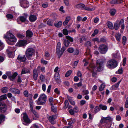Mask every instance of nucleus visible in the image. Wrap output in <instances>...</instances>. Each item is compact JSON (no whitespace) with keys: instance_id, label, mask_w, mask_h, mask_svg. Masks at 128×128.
Returning <instances> with one entry per match:
<instances>
[{"instance_id":"nucleus-1","label":"nucleus","mask_w":128,"mask_h":128,"mask_svg":"<svg viewBox=\"0 0 128 128\" xmlns=\"http://www.w3.org/2000/svg\"><path fill=\"white\" fill-rule=\"evenodd\" d=\"M4 38L6 39L8 43L10 45H14L17 40L14 36L9 31L6 33V35H4Z\"/></svg>"},{"instance_id":"nucleus-2","label":"nucleus","mask_w":128,"mask_h":128,"mask_svg":"<svg viewBox=\"0 0 128 128\" xmlns=\"http://www.w3.org/2000/svg\"><path fill=\"white\" fill-rule=\"evenodd\" d=\"M47 96L44 94H40L38 100L36 101V103L39 105H44L46 101Z\"/></svg>"},{"instance_id":"nucleus-3","label":"nucleus","mask_w":128,"mask_h":128,"mask_svg":"<svg viewBox=\"0 0 128 128\" xmlns=\"http://www.w3.org/2000/svg\"><path fill=\"white\" fill-rule=\"evenodd\" d=\"M75 8L80 9L82 10H86L88 11H93L95 10V8H90L85 6L83 4H80L76 5L74 6Z\"/></svg>"},{"instance_id":"nucleus-4","label":"nucleus","mask_w":128,"mask_h":128,"mask_svg":"<svg viewBox=\"0 0 128 128\" xmlns=\"http://www.w3.org/2000/svg\"><path fill=\"white\" fill-rule=\"evenodd\" d=\"M106 66L108 68L112 69L115 68L117 66V63L116 60H111L107 62Z\"/></svg>"},{"instance_id":"nucleus-5","label":"nucleus","mask_w":128,"mask_h":128,"mask_svg":"<svg viewBox=\"0 0 128 128\" xmlns=\"http://www.w3.org/2000/svg\"><path fill=\"white\" fill-rule=\"evenodd\" d=\"M108 49V46L104 44H102L100 45L98 50L102 54H105Z\"/></svg>"},{"instance_id":"nucleus-6","label":"nucleus","mask_w":128,"mask_h":128,"mask_svg":"<svg viewBox=\"0 0 128 128\" xmlns=\"http://www.w3.org/2000/svg\"><path fill=\"white\" fill-rule=\"evenodd\" d=\"M22 117L23 118L24 121L23 124L24 125L28 126L29 124L31 122V121L29 118L27 114L25 113H24L22 115Z\"/></svg>"},{"instance_id":"nucleus-7","label":"nucleus","mask_w":128,"mask_h":128,"mask_svg":"<svg viewBox=\"0 0 128 128\" xmlns=\"http://www.w3.org/2000/svg\"><path fill=\"white\" fill-rule=\"evenodd\" d=\"M34 52V50L32 48H29L27 50L26 52V54L28 59H30V57L32 56Z\"/></svg>"},{"instance_id":"nucleus-8","label":"nucleus","mask_w":128,"mask_h":128,"mask_svg":"<svg viewBox=\"0 0 128 128\" xmlns=\"http://www.w3.org/2000/svg\"><path fill=\"white\" fill-rule=\"evenodd\" d=\"M100 60H99L97 61L96 64V67L97 68V70L98 71H102L103 69V64L102 62H100Z\"/></svg>"},{"instance_id":"nucleus-9","label":"nucleus","mask_w":128,"mask_h":128,"mask_svg":"<svg viewBox=\"0 0 128 128\" xmlns=\"http://www.w3.org/2000/svg\"><path fill=\"white\" fill-rule=\"evenodd\" d=\"M7 52L8 56L9 58H12L13 57L12 53L15 51L14 48L13 47H10L7 49Z\"/></svg>"},{"instance_id":"nucleus-10","label":"nucleus","mask_w":128,"mask_h":128,"mask_svg":"<svg viewBox=\"0 0 128 128\" xmlns=\"http://www.w3.org/2000/svg\"><path fill=\"white\" fill-rule=\"evenodd\" d=\"M20 3L21 6L24 8H26L29 6L28 2L26 0H20Z\"/></svg>"},{"instance_id":"nucleus-11","label":"nucleus","mask_w":128,"mask_h":128,"mask_svg":"<svg viewBox=\"0 0 128 128\" xmlns=\"http://www.w3.org/2000/svg\"><path fill=\"white\" fill-rule=\"evenodd\" d=\"M49 121L52 124H55L56 123L54 120L57 117L55 115H52L50 116H47Z\"/></svg>"},{"instance_id":"nucleus-12","label":"nucleus","mask_w":128,"mask_h":128,"mask_svg":"<svg viewBox=\"0 0 128 128\" xmlns=\"http://www.w3.org/2000/svg\"><path fill=\"white\" fill-rule=\"evenodd\" d=\"M90 70L92 72V76H94L96 74V68L94 66V65L93 64L90 65Z\"/></svg>"},{"instance_id":"nucleus-13","label":"nucleus","mask_w":128,"mask_h":128,"mask_svg":"<svg viewBox=\"0 0 128 128\" xmlns=\"http://www.w3.org/2000/svg\"><path fill=\"white\" fill-rule=\"evenodd\" d=\"M9 90L10 92L15 94H19L20 93L19 90L15 88H10Z\"/></svg>"},{"instance_id":"nucleus-14","label":"nucleus","mask_w":128,"mask_h":128,"mask_svg":"<svg viewBox=\"0 0 128 128\" xmlns=\"http://www.w3.org/2000/svg\"><path fill=\"white\" fill-rule=\"evenodd\" d=\"M78 111V110L77 106H75L73 109H71L69 111L70 114L72 115L74 114L75 113H77Z\"/></svg>"},{"instance_id":"nucleus-15","label":"nucleus","mask_w":128,"mask_h":128,"mask_svg":"<svg viewBox=\"0 0 128 128\" xmlns=\"http://www.w3.org/2000/svg\"><path fill=\"white\" fill-rule=\"evenodd\" d=\"M18 74L16 72H14L13 74L11 75L10 74V72L9 73V74L8 75L9 78L10 80H13L17 76Z\"/></svg>"},{"instance_id":"nucleus-16","label":"nucleus","mask_w":128,"mask_h":128,"mask_svg":"<svg viewBox=\"0 0 128 128\" xmlns=\"http://www.w3.org/2000/svg\"><path fill=\"white\" fill-rule=\"evenodd\" d=\"M122 0H112L109 2L112 5L118 4L121 2Z\"/></svg>"},{"instance_id":"nucleus-17","label":"nucleus","mask_w":128,"mask_h":128,"mask_svg":"<svg viewBox=\"0 0 128 128\" xmlns=\"http://www.w3.org/2000/svg\"><path fill=\"white\" fill-rule=\"evenodd\" d=\"M33 78L35 80H36L38 79V76L37 70L36 69H34L33 72Z\"/></svg>"},{"instance_id":"nucleus-18","label":"nucleus","mask_w":128,"mask_h":128,"mask_svg":"<svg viewBox=\"0 0 128 128\" xmlns=\"http://www.w3.org/2000/svg\"><path fill=\"white\" fill-rule=\"evenodd\" d=\"M26 42V40H20L17 43V46L18 47L23 46L25 45Z\"/></svg>"},{"instance_id":"nucleus-19","label":"nucleus","mask_w":128,"mask_h":128,"mask_svg":"<svg viewBox=\"0 0 128 128\" xmlns=\"http://www.w3.org/2000/svg\"><path fill=\"white\" fill-rule=\"evenodd\" d=\"M18 60L22 62H24L26 60V58L25 55H19L18 57Z\"/></svg>"},{"instance_id":"nucleus-20","label":"nucleus","mask_w":128,"mask_h":128,"mask_svg":"<svg viewBox=\"0 0 128 128\" xmlns=\"http://www.w3.org/2000/svg\"><path fill=\"white\" fill-rule=\"evenodd\" d=\"M6 105L4 104H0V110L2 112H5L6 110Z\"/></svg>"},{"instance_id":"nucleus-21","label":"nucleus","mask_w":128,"mask_h":128,"mask_svg":"<svg viewBox=\"0 0 128 128\" xmlns=\"http://www.w3.org/2000/svg\"><path fill=\"white\" fill-rule=\"evenodd\" d=\"M26 37L27 38H30L33 35L32 32L30 30H28L26 32Z\"/></svg>"},{"instance_id":"nucleus-22","label":"nucleus","mask_w":128,"mask_h":128,"mask_svg":"<svg viewBox=\"0 0 128 128\" xmlns=\"http://www.w3.org/2000/svg\"><path fill=\"white\" fill-rule=\"evenodd\" d=\"M119 21L117 20L114 24V27L116 30H117L119 28L120 25L119 24Z\"/></svg>"},{"instance_id":"nucleus-23","label":"nucleus","mask_w":128,"mask_h":128,"mask_svg":"<svg viewBox=\"0 0 128 128\" xmlns=\"http://www.w3.org/2000/svg\"><path fill=\"white\" fill-rule=\"evenodd\" d=\"M31 22H34L37 19L35 15H32L30 16L29 18Z\"/></svg>"},{"instance_id":"nucleus-24","label":"nucleus","mask_w":128,"mask_h":128,"mask_svg":"<svg viewBox=\"0 0 128 128\" xmlns=\"http://www.w3.org/2000/svg\"><path fill=\"white\" fill-rule=\"evenodd\" d=\"M70 19V16H68L66 17L65 21L63 22V24L64 26L66 25Z\"/></svg>"},{"instance_id":"nucleus-25","label":"nucleus","mask_w":128,"mask_h":128,"mask_svg":"<svg viewBox=\"0 0 128 128\" xmlns=\"http://www.w3.org/2000/svg\"><path fill=\"white\" fill-rule=\"evenodd\" d=\"M106 24L108 28L110 29H113L114 27L112 23L108 21L107 22Z\"/></svg>"},{"instance_id":"nucleus-26","label":"nucleus","mask_w":128,"mask_h":128,"mask_svg":"<svg viewBox=\"0 0 128 128\" xmlns=\"http://www.w3.org/2000/svg\"><path fill=\"white\" fill-rule=\"evenodd\" d=\"M29 72L30 71L28 69L26 68H24L22 70L21 74H22L27 73H29Z\"/></svg>"},{"instance_id":"nucleus-27","label":"nucleus","mask_w":128,"mask_h":128,"mask_svg":"<svg viewBox=\"0 0 128 128\" xmlns=\"http://www.w3.org/2000/svg\"><path fill=\"white\" fill-rule=\"evenodd\" d=\"M116 40L119 42L120 41L121 38V34L119 33H117L116 34Z\"/></svg>"},{"instance_id":"nucleus-28","label":"nucleus","mask_w":128,"mask_h":128,"mask_svg":"<svg viewBox=\"0 0 128 128\" xmlns=\"http://www.w3.org/2000/svg\"><path fill=\"white\" fill-rule=\"evenodd\" d=\"M27 15V14H25V16H22L20 17V20L22 22L25 21L26 19Z\"/></svg>"},{"instance_id":"nucleus-29","label":"nucleus","mask_w":128,"mask_h":128,"mask_svg":"<svg viewBox=\"0 0 128 128\" xmlns=\"http://www.w3.org/2000/svg\"><path fill=\"white\" fill-rule=\"evenodd\" d=\"M8 88L7 87H4L1 89V91L3 93H5L8 91Z\"/></svg>"},{"instance_id":"nucleus-30","label":"nucleus","mask_w":128,"mask_h":128,"mask_svg":"<svg viewBox=\"0 0 128 128\" xmlns=\"http://www.w3.org/2000/svg\"><path fill=\"white\" fill-rule=\"evenodd\" d=\"M105 87V84L104 83L102 84L100 86L99 88V90L102 91L103 90Z\"/></svg>"},{"instance_id":"nucleus-31","label":"nucleus","mask_w":128,"mask_h":128,"mask_svg":"<svg viewBox=\"0 0 128 128\" xmlns=\"http://www.w3.org/2000/svg\"><path fill=\"white\" fill-rule=\"evenodd\" d=\"M70 42L68 40H65L64 41V44L65 46L68 47V46Z\"/></svg>"},{"instance_id":"nucleus-32","label":"nucleus","mask_w":128,"mask_h":128,"mask_svg":"<svg viewBox=\"0 0 128 128\" xmlns=\"http://www.w3.org/2000/svg\"><path fill=\"white\" fill-rule=\"evenodd\" d=\"M7 98L6 94H5L0 96V102L3 100L6 99Z\"/></svg>"},{"instance_id":"nucleus-33","label":"nucleus","mask_w":128,"mask_h":128,"mask_svg":"<svg viewBox=\"0 0 128 128\" xmlns=\"http://www.w3.org/2000/svg\"><path fill=\"white\" fill-rule=\"evenodd\" d=\"M116 12V10L115 9H112L110 10V12L111 15L113 16L115 14Z\"/></svg>"},{"instance_id":"nucleus-34","label":"nucleus","mask_w":128,"mask_h":128,"mask_svg":"<svg viewBox=\"0 0 128 128\" xmlns=\"http://www.w3.org/2000/svg\"><path fill=\"white\" fill-rule=\"evenodd\" d=\"M62 24V21H59L57 23L54 24L55 26L57 28L60 27L61 26Z\"/></svg>"},{"instance_id":"nucleus-35","label":"nucleus","mask_w":128,"mask_h":128,"mask_svg":"<svg viewBox=\"0 0 128 128\" xmlns=\"http://www.w3.org/2000/svg\"><path fill=\"white\" fill-rule=\"evenodd\" d=\"M54 21L53 20H49L47 22V24L50 26H52L53 25Z\"/></svg>"},{"instance_id":"nucleus-36","label":"nucleus","mask_w":128,"mask_h":128,"mask_svg":"<svg viewBox=\"0 0 128 128\" xmlns=\"http://www.w3.org/2000/svg\"><path fill=\"white\" fill-rule=\"evenodd\" d=\"M60 42H58L57 44L56 51L58 52L60 50Z\"/></svg>"},{"instance_id":"nucleus-37","label":"nucleus","mask_w":128,"mask_h":128,"mask_svg":"<svg viewBox=\"0 0 128 128\" xmlns=\"http://www.w3.org/2000/svg\"><path fill=\"white\" fill-rule=\"evenodd\" d=\"M51 110L52 111L54 112V113H56L57 111V108L56 107H54L53 105H51Z\"/></svg>"},{"instance_id":"nucleus-38","label":"nucleus","mask_w":128,"mask_h":128,"mask_svg":"<svg viewBox=\"0 0 128 128\" xmlns=\"http://www.w3.org/2000/svg\"><path fill=\"white\" fill-rule=\"evenodd\" d=\"M99 107L103 110H106L107 109V106H103L100 104L99 105Z\"/></svg>"},{"instance_id":"nucleus-39","label":"nucleus","mask_w":128,"mask_h":128,"mask_svg":"<svg viewBox=\"0 0 128 128\" xmlns=\"http://www.w3.org/2000/svg\"><path fill=\"white\" fill-rule=\"evenodd\" d=\"M82 83L81 82H80L78 83L75 84H74L75 87L76 88V89H77V88H76V86L80 87L81 86H82Z\"/></svg>"},{"instance_id":"nucleus-40","label":"nucleus","mask_w":128,"mask_h":128,"mask_svg":"<svg viewBox=\"0 0 128 128\" xmlns=\"http://www.w3.org/2000/svg\"><path fill=\"white\" fill-rule=\"evenodd\" d=\"M100 122L101 123H104L107 122V120L104 117L102 118L100 121Z\"/></svg>"},{"instance_id":"nucleus-41","label":"nucleus","mask_w":128,"mask_h":128,"mask_svg":"<svg viewBox=\"0 0 128 128\" xmlns=\"http://www.w3.org/2000/svg\"><path fill=\"white\" fill-rule=\"evenodd\" d=\"M98 30L96 29L94 30V33L92 35V36L93 37L94 36L98 34Z\"/></svg>"},{"instance_id":"nucleus-42","label":"nucleus","mask_w":128,"mask_h":128,"mask_svg":"<svg viewBox=\"0 0 128 128\" xmlns=\"http://www.w3.org/2000/svg\"><path fill=\"white\" fill-rule=\"evenodd\" d=\"M122 44L124 45L125 44L126 41V37L124 36L122 38Z\"/></svg>"},{"instance_id":"nucleus-43","label":"nucleus","mask_w":128,"mask_h":128,"mask_svg":"<svg viewBox=\"0 0 128 128\" xmlns=\"http://www.w3.org/2000/svg\"><path fill=\"white\" fill-rule=\"evenodd\" d=\"M60 77L55 78V80L56 82L58 84H60L61 82V81L60 79Z\"/></svg>"},{"instance_id":"nucleus-44","label":"nucleus","mask_w":128,"mask_h":128,"mask_svg":"<svg viewBox=\"0 0 128 128\" xmlns=\"http://www.w3.org/2000/svg\"><path fill=\"white\" fill-rule=\"evenodd\" d=\"M66 38L67 39L69 40L71 42H73V40L72 38L70 36H66Z\"/></svg>"},{"instance_id":"nucleus-45","label":"nucleus","mask_w":128,"mask_h":128,"mask_svg":"<svg viewBox=\"0 0 128 128\" xmlns=\"http://www.w3.org/2000/svg\"><path fill=\"white\" fill-rule=\"evenodd\" d=\"M67 51L69 53H72L74 51V49L72 48H68Z\"/></svg>"},{"instance_id":"nucleus-46","label":"nucleus","mask_w":128,"mask_h":128,"mask_svg":"<svg viewBox=\"0 0 128 128\" xmlns=\"http://www.w3.org/2000/svg\"><path fill=\"white\" fill-rule=\"evenodd\" d=\"M72 71L71 70H69L65 74V76L66 77L68 76L71 74Z\"/></svg>"},{"instance_id":"nucleus-47","label":"nucleus","mask_w":128,"mask_h":128,"mask_svg":"<svg viewBox=\"0 0 128 128\" xmlns=\"http://www.w3.org/2000/svg\"><path fill=\"white\" fill-rule=\"evenodd\" d=\"M73 54L74 55H78L79 54V51L78 50L76 49H75L74 50L73 52Z\"/></svg>"},{"instance_id":"nucleus-48","label":"nucleus","mask_w":128,"mask_h":128,"mask_svg":"<svg viewBox=\"0 0 128 128\" xmlns=\"http://www.w3.org/2000/svg\"><path fill=\"white\" fill-rule=\"evenodd\" d=\"M94 109V112L95 113H96L97 112H98L100 110V109H99L98 106H96L95 107Z\"/></svg>"},{"instance_id":"nucleus-49","label":"nucleus","mask_w":128,"mask_h":128,"mask_svg":"<svg viewBox=\"0 0 128 128\" xmlns=\"http://www.w3.org/2000/svg\"><path fill=\"white\" fill-rule=\"evenodd\" d=\"M24 94L26 97H28V90H25L23 92Z\"/></svg>"},{"instance_id":"nucleus-50","label":"nucleus","mask_w":128,"mask_h":128,"mask_svg":"<svg viewBox=\"0 0 128 128\" xmlns=\"http://www.w3.org/2000/svg\"><path fill=\"white\" fill-rule=\"evenodd\" d=\"M5 118L4 116L2 114H0V124H1L2 120Z\"/></svg>"},{"instance_id":"nucleus-51","label":"nucleus","mask_w":128,"mask_h":128,"mask_svg":"<svg viewBox=\"0 0 128 128\" xmlns=\"http://www.w3.org/2000/svg\"><path fill=\"white\" fill-rule=\"evenodd\" d=\"M64 104L65 106L64 107L65 108H67L68 104V100H66L64 102Z\"/></svg>"},{"instance_id":"nucleus-52","label":"nucleus","mask_w":128,"mask_h":128,"mask_svg":"<svg viewBox=\"0 0 128 128\" xmlns=\"http://www.w3.org/2000/svg\"><path fill=\"white\" fill-rule=\"evenodd\" d=\"M6 16L8 19H12L13 18V16L11 14H8L6 15Z\"/></svg>"},{"instance_id":"nucleus-53","label":"nucleus","mask_w":128,"mask_h":128,"mask_svg":"<svg viewBox=\"0 0 128 128\" xmlns=\"http://www.w3.org/2000/svg\"><path fill=\"white\" fill-rule=\"evenodd\" d=\"M40 78L42 82L44 81V80L45 77L42 74H41L40 75Z\"/></svg>"},{"instance_id":"nucleus-54","label":"nucleus","mask_w":128,"mask_h":128,"mask_svg":"<svg viewBox=\"0 0 128 128\" xmlns=\"http://www.w3.org/2000/svg\"><path fill=\"white\" fill-rule=\"evenodd\" d=\"M61 51L60 50H59L58 52L56 51V53L58 55L59 58H60L62 55L63 54H61Z\"/></svg>"},{"instance_id":"nucleus-55","label":"nucleus","mask_w":128,"mask_h":128,"mask_svg":"<svg viewBox=\"0 0 128 128\" xmlns=\"http://www.w3.org/2000/svg\"><path fill=\"white\" fill-rule=\"evenodd\" d=\"M63 32L64 34L65 35H67L68 34V31L66 29H64L63 30Z\"/></svg>"},{"instance_id":"nucleus-56","label":"nucleus","mask_w":128,"mask_h":128,"mask_svg":"<svg viewBox=\"0 0 128 128\" xmlns=\"http://www.w3.org/2000/svg\"><path fill=\"white\" fill-rule=\"evenodd\" d=\"M41 62L42 64H46L48 63V62L47 61L44 60L42 59L41 60Z\"/></svg>"},{"instance_id":"nucleus-57","label":"nucleus","mask_w":128,"mask_h":128,"mask_svg":"<svg viewBox=\"0 0 128 128\" xmlns=\"http://www.w3.org/2000/svg\"><path fill=\"white\" fill-rule=\"evenodd\" d=\"M53 98H49V100L50 104L51 105H52L53 104H52V101Z\"/></svg>"},{"instance_id":"nucleus-58","label":"nucleus","mask_w":128,"mask_h":128,"mask_svg":"<svg viewBox=\"0 0 128 128\" xmlns=\"http://www.w3.org/2000/svg\"><path fill=\"white\" fill-rule=\"evenodd\" d=\"M106 39L105 38H101L100 40V42H105L106 41Z\"/></svg>"},{"instance_id":"nucleus-59","label":"nucleus","mask_w":128,"mask_h":128,"mask_svg":"<svg viewBox=\"0 0 128 128\" xmlns=\"http://www.w3.org/2000/svg\"><path fill=\"white\" fill-rule=\"evenodd\" d=\"M121 117L120 115H117L116 116V120L117 121H120L121 120Z\"/></svg>"},{"instance_id":"nucleus-60","label":"nucleus","mask_w":128,"mask_h":128,"mask_svg":"<svg viewBox=\"0 0 128 128\" xmlns=\"http://www.w3.org/2000/svg\"><path fill=\"white\" fill-rule=\"evenodd\" d=\"M86 103V101L85 100H81L80 103V105L82 106L84 104Z\"/></svg>"},{"instance_id":"nucleus-61","label":"nucleus","mask_w":128,"mask_h":128,"mask_svg":"<svg viewBox=\"0 0 128 128\" xmlns=\"http://www.w3.org/2000/svg\"><path fill=\"white\" fill-rule=\"evenodd\" d=\"M77 75L79 77H82V74H81V72L80 71H78L77 74Z\"/></svg>"},{"instance_id":"nucleus-62","label":"nucleus","mask_w":128,"mask_h":128,"mask_svg":"<svg viewBox=\"0 0 128 128\" xmlns=\"http://www.w3.org/2000/svg\"><path fill=\"white\" fill-rule=\"evenodd\" d=\"M125 106L126 108H128V97L126 99V100L125 104Z\"/></svg>"},{"instance_id":"nucleus-63","label":"nucleus","mask_w":128,"mask_h":128,"mask_svg":"<svg viewBox=\"0 0 128 128\" xmlns=\"http://www.w3.org/2000/svg\"><path fill=\"white\" fill-rule=\"evenodd\" d=\"M123 70L122 68H120L119 69L117 72H116L120 74H121L122 73Z\"/></svg>"},{"instance_id":"nucleus-64","label":"nucleus","mask_w":128,"mask_h":128,"mask_svg":"<svg viewBox=\"0 0 128 128\" xmlns=\"http://www.w3.org/2000/svg\"><path fill=\"white\" fill-rule=\"evenodd\" d=\"M42 89L43 91L45 92L46 90V85L45 84H43L42 85Z\"/></svg>"}]
</instances>
